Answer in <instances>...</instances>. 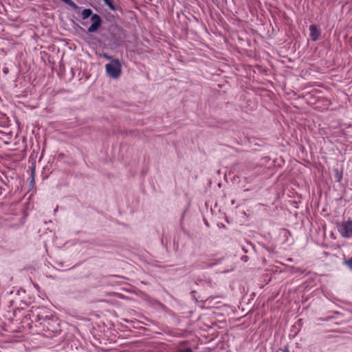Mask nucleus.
I'll list each match as a JSON object with an SVG mask.
<instances>
[{
  "instance_id": "nucleus-1",
  "label": "nucleus",
  "mask_w": 352,
  "mask_h": 352,
  "mask_svg": "<svg viewBox=\"0 0 352 352\" xmlns=\"http://www.w3.org/2000/svg\"><path fill=\"white\" fill-rule=\"evenodd\" d=\"M91 16V25L88 28L87 31L89 33L96 32L102 25L101 17L97 14H94L90 8L84 9L81 12V18L83 20L87 19Z\"/></svg>"
},
{
  "instance_id": "nucleus-2",
  "label": "nucleus",
  "mask_w": 352,
  "mask_h": 352,
  "mask_svg": "<svg viewBox=\"0 0 352 352\" xmlns=\"http://www.w3.org/2000/svg\"><path fill=\"white\" fill-rule=\"evenodd\" d=\"M106 72L112 78H118L122 73V65L119 60L113 59L105 65Z\"/></svg>"
},
{
  "instance_id": "nucleus-3",
  "label": "nucleus",
  "mask_w": 352,
  "mask_h": 352,
  "mask_svg": "<svg viewBox=\"0 0 352 352\" xmlns=\"http://www.w3.org/2000/svg\"><path fill=\"white\" fill-rule=\"evenodd\" d=\"M337 229L342 237L345 239L352 238V219H348L346 221L338 223Z\"/></svg>"
},
{
  "instance_id": "nucleus-4",
  "label": "nucleus",
  "mask_w": 352,
  "mask_h": 352,
  "mask_svg": "<svg viewBox=\"0 0 352 352\" xmlns=\"http://www.w3.org/2000/svg\"><path fill=\"white\" fill-rule=\"evenodd\" d=\"M171 352H194L192 349L188 346L185 342H179L175 347L172 350Z\"/></svg>"
},
{
  "instance_id": "nucleus-5",
  "label": "nucleus",
  "mask_w": 352,
  "mask_h": 352,
  "mask_svg": "<svg viewBox=\"0 0 352 352\" xmlns=\"http://www.w3.org/2000/svg\"><path fill=\"white\" fill-rule=\"evenodd\" d=\"M309 36L311 37V39L314 41H317L321 34V31L320 28H318L315 25H311L309 26Z\"/></svg>"
},
{
  "instance_id": "nucleus-6",
  "label": "nucleus",
  "mask_w": 352,
  "mask_h": 352,
  "mask_svg": "<svg viewBox=\"0 0 352 352\" xmlns=\"http://www.w3.org/2000/svg\"><path fill=\"white\" fill-rule=\"evenodd\" d=\"M35 320L39 323L41 325H45V323H49L51 320V317L49 316H43L38 314L36 316Z\"/></svg>"
},
{
  "instance_id": "nucleus-7",
  "label": "nucleus",
  "mask_w": 352,
  "mask_h": 352,
  "mask_svg": "<svg viewBox=\"0 0 352 352\" xmlns=\"http://www.w3.org/2000/svg\"><path fill=\"white\" fill-rule=\"evenodd\" d=\"M104 3L108 6V8L112 10L116 11L118 10V7L116 6L115 2L113 0H102Z\"/></svg>"
},
{
  "instance_id": "nucleus-8",
  "label": "nucleus",
  "mask_w": 352,
  "mask_h": 352,
  "mask_svg": "<svg viewBox=\"0 0 352 352\" xmlns=\"http://www.w3.org/2000/svg\"><path fill=\"white\" fill-rule=\"evenodd\" d=\"M334 171V178L337 182H340L342 179V172L340 171L338 168H335Z\"/></svg>"
},
{
  "instance_id": "nucleus-9",
  "label": "nucleus",
  "mask_w": 352,
  "mask_h": 352,
  "mask_svg": "<svg viewBox=\"0 0 352 352\" xmlns=\"http://www.w3.org/2000/svg\"><path fill=\"white\" fill-rule=\"evenodd\" d=\"M213 265H214V263H204V265H202L201 267H203V268L210 267H212Z\"/></svg>"
},
{
  "instance_id": "nucleus-10",
  "label": "nucleus",
  "mask_w": 352,
  "mask_h": 352,
  "mask_svg": "<svg viewBox=\"0 0 352 352\" xmlns=\"http://www.w3.org/2000/svg\"><path fill=\"white\" fill-rule=\"evenodd\" d=\"M263 248L269 252H274V250L271 248H269V247H266L265 245H263Z\"/></svg>"
},
{
  "instance_id": "nucleus-11",
  "label": "nucleus",
  "mask_w": 352,
  "mask_h": 352,
  "mask_svg": "<svg viewBox=\"0 0 352 352\" xmlns=\"http://www.w3.org/2000/svg\"><path fill=\"white\" fill-rule=\"evenodd\" d=\"M278 352H289L287 347H284V349H280Z\"/></svg>"
},
{
  "instance_id": "nucleus-12",
  "label": "nucleus",
  "mask_w": 352,
  "mask_h": 352,
  "mask_svg": "<svg viewBox=\"0 0 352 352\" xmlns=\"http://www.w3.org/2000/svg\"><path fill=\"white\" fill-rule=\"evenodd\" d=\"M104 57H105L108 60H110L111 58V57L107 54H104Z\"/></svg>"
},
{
  "instance_id": "nucleus-13",
  "label": "nucleus",
  "mask_w": 352,
  "mask_h": 352,
  "mask_svg": "<svg viewBox=\"0 0 352 352\" xmlns=\"http://www.w3.org/2000/svg\"><path fill=\"white\" fill-rule=\"evenodd\" d=\"M204 258H205L204 257H202V258H201V261L202 263H204Z\"/></svg>"
},
{
  "instance_id": "nucleus-14",
  "label": "nucleus",
  "mask_w": 352,
  "mask_h": 352,
  "mask_svg": "<svg viewBox=\"0 0 352 352\" xmlns=\"http://www.w3.org/2000/svg\"><path fill=\"white\" fill-rule=\"evenodd\" d=\"M34 182V178L32 179L31 183Z\"/></svg>"
},
{
  "instance_id": "nucleus-15",
  "label": "nucleus",
  "mask_w": 352,
  "mask_h": 352,
  "mask_svg": "<svg viewBox=\"0 0 352 352\" xmlns=\"http://www.w3.org/2000/svg\"><path fill=\"white\" fill-rule=\"evenodd\" d=\"M3 155H0V158H2Z\"/></svg>"
}]
</instances>
